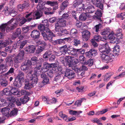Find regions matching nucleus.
<instances>
[{"label":"nucleus","mask_w":125,"mask_h":125,"mask_svg":"<svg viewBox=\"0 0 125 125\" xmlns=\"http://www.w3.org/2000/svg\"><path fill=\"white\" fill-rule=\"evenodd\" d=\"M64 76L69 79L74 78L75 76V74L74 71L70 69H66L65 72Z\"/></svg>","instance_id":"0eeeda50"},{"label":"nucleus","mask_w":125,"mask_h":125,"mask_svg":"<svg viewBox=\"0 0 125 125\" xmlns=\"http://www.w3.org/2000/svg\"><path fill=\"white\" fill-rule=\"evenodd\" d=\"M45 4L51 6L53 7V10H56L58 8V3L57 1H51L50 0L47 1Z\"/></svg>","instance_id":"4468645a"},{"label":"nucleus","mask_w":125,"mask_h":125,"mask_svg":"<svg viewBox=\"0 0 125 125\" xmlns=\"http://www.w3.org/2000/svg\"><path fill=\"white\" fill-rule=\"evenodd\" d=\"M5 51L6 52H9V53H11L12 51V46H9L5 48Z\"/></svg>","instance_id":"69168bd1"},{"label":"nucleus","mask_w":125,"mask_h":125,"mask_svg":"<svg viewBox=\"0 0 125 125\" xmlns=\"http://www.w3.org/2000/svg\"><path fill=\"white\" fill-rule=\"evenodd\" d=\"M26 76L28 81L32 84H36L38 81V79L37 76L32 74L31 72L28 73Z\"/></svg>","instance_id":"423d86ee"},{"label":"nucleus","mask_w":125,"mask_h":125,"mask_svg":"<svg viewBox=\"0 0 125 125\" xmlns=\"http://www.w3.org/2000/svg\"><path fill=\"white\" fill-rule=\"evenodd\" d=\"M82 33L83 40L85 41H88L91 36L90 32L87 30H85L82 31Z\"/></svg>","instance_id":"f8f14e48"},{"label":"nucleus","mask_w":125,"mask_h":125,"mask_svg":"<svg viewBox=\"0 0 125 125\" xmlns=\"http://www.w3.org/2000/svg\"><path fill=\"white\" fill-rule=\"evenodd\" d=\"M69 53L72 55L78 57L80 54L84 53V52L82 49H76L72 46H69Z\"/></svg>","instance_id":"39448f33"},{"label":"nucleus","mask_w":125,"mask_h":125,"mask_svg":"<svg viewBox=\"0 0 125 125\" xmlns=\"http://www.w3.org/2000/svg\"><path fill=\"white\" fill-rule=\"evenodd\" d=\"M18 112L17 109L16 108H14L13 109L10 111L9 116L11 117L16 116L18 113Z\"/></svg>","instance_id":"e433bc0d"},{"label":"nucleus","mask_w":125,"mask_h":125,"mask_svg":"<svg viewBox=\"0 0 125 125\" xmlns=\"http://www.w3.org/2000/svg\"><path fill=\"white\" fill-rule=\"evenodd\" d=\"M22 83L20 79L16 78L13 82V85L18 87H21Z\"/></svg>","instance_id":"4be33fe9"},{"label":"nucleus","mask_w":125,"mask_h":125,"mask_svg":"<svg viewBox=\"0 0 125 125\" xmlns=\"http://www.w3.org/2000/svg\"><path fill=\"white\" fill-rule=\"evenodd\" d=\"M102 27V24L101 23H99L98 24L94 26L95 29V31L98 32L99 31V29H101Z\"/></svg>","instance_id":"bf43d9fd"},{"label":"nucleus","mask_w":125,"mask_h":125,"mask_svg":"<svg viewBox=\"0 0 125 125\" xmlns=\"http://www.w3.org/2000/svg\"><path fill=\"white\" fill-rule=\"evenodd\" d=\"M8 25L7 23L2 24L0 26V31L4 33L6 30V28L7 27Z\"/></svg>","instance_id":"37998d69"},{"label":"nucleus","mask_w":125,"mask_h":125,"mask_svg":"<svg viewBox=\"0 0 125 125\" xmlns=\"http://www.w3.org/2000/svg\"><path fill=\"white\" fill-rule=\"evenodd\" d=\"M59 115L65 121H66V119L67 118L68 116L67 115L63 114L62 112H59Z\"/></svg>","instance_id":"6e6d98bb"},{"label":"nucleus","mask_w":125,"mask_h":125,"mask_svg":"<svg viewBox=\"0 0 125 125\" xmlns=\"http://www.w3.org/2000/svg\"><path fill=\"white\" fill-rule=\"evenodd\" d=\"M62 78H63V76L62 74H61L57 75L55 77L54 79V80L57 82H59L61 81Z\"/></svg>","instance_id":"49530a36"},{"label":"nucleus","mask_w":125,"mask_h":125,"mask_svg":"<svg viewBox=\"0 0 125 125\" xmlns=\"http://www.w3.org/2000/svg\"><path fill=\"white\" fill-rule=\"evenodd\" d=\"M78 31L75 29L73 28L72 29L70 32V35L71 37L75 38L78 34Z\"/></svg>","instance_id":"b1692460"},{"label":"nucleus","mask_w":125,"mask_h":125,"mask_svg":"<svg viewBox=\"0 0 125 125\" xmlns=\"http://www.w3.org/2000/svg\"><path fill=\"white\" fill-rule=\"evenodd\" d=\"M69 46L67 47L66 45H64L60 48L59 53H60V55H61L62 54L64 55L67 52L69 53Z\"/></svg>","instance_id":"f3484780"},{"label":"nucleus","mask_w":125,"mask_h":125,"mask_svg":"<svg viewBox=\"0 0 125 125\" xmlns=\"http://www.w3.org/2000/svg\"><path fill=\"white\" fill-rule=\"evenodd\" d=\"M27 40H25L22 42L18 41V44L19 45V50H21L23 48L25 45L27 43Z\"/></svg>","instance_id":"cd10ccee"},{"label":"nucleus","mask_w":125,"mask_h":125,"mask_svg":"<svg viewBox=\"0 0 125 125\" xmlns=\"http://www.w3.org/2000/svg\"><path fill=\"white\" fill-rule=\"evenodd\" d=\"M22 4L24 6V8L25 9L26 8H27L30 6V2L28 0L25 1Z\"/></svg>","instance_id":"774afa93"},{"label":"nucleus","mask_w":125,"mask_h":125,"mask_svg":"<svg viewBox=\"0 0 125 125\" xmlns=\"http://www.w3.org/2000/svg\"><path fill=\"white\" fill-rule=\"evenodd\" d=\"M38 44L40 45V46H41L42 47H43L45 48V47L47 45V43L43 41H39L37 42Z\"/></svg>","instance_id":"603ef678"},{"label":"nucleus","mask_w":125,"mask_h":125,"mask_svg":"<svg viewBox=\"0 0 125 125\" xmlns=\"http://www.w3.org/2000/svg\"><path fill=\"white\" fill-rule=\"evenodd\" d=\"M73 57L69 56H66L65 58V60L67 62V64L69 67H72V62L73 59Z\"/></svg>","instance_id":"393cba45"},{"label":"nucleus","mask_w":125,"mask_h":125,"mask_svg":"<svg viewBox=\"0 0 125 125\" xmlns=\"http://www.w3.org/2000/svg\"><path fill=\"white\" fill-rule=\"evenodd\" d=\"M29 61H25L23 62L21 64V69L23 71H25L28 70L29 69V65H30L29 63Z\"/></svg>","instance_id":"a211bd4d"},{"label":"nucleus","mask_w":125,"mask_h":125,"mask_svg":"<svg viewBox=\"0 0 125 125\" xmlns=\"http://www.w3.org/2000/svg\"><path fill=\"white\" fill-rule=\"evenodd\" d=\"M9 88V86L7 88L4 89L3 90V94L6 95H11L10 90Z\"/></svg>","instance_id":"de8ad7c7"},{"label":"nucleus","mask_w":125,"mask_h":125,"mask_svg":"<svg viewBox=\"0 0 125 125\" xmlns=\"http://www.w3.org/2000/svg\"><path fill=\"white\" fill-rule=\"evenodd\" d=\"M52 54L51 51L48 50L46 51L43 55V58L46 60L48 59V57L50 56Z\"/></svg>","instance_id":"a878e982"},{"label":"nucleus","mask_w":125,"mask_h":125,"mask_svg":"<svg viewBox=\"0 0 125 125\" xmlns=\"http://www.w3.org/2000/svg\"><path fill=\"white\" fill-rule=\"evenodd\" d=\"M122 30L119 28L116 30L115 32V34L117 37L119 38H122V37L123 36V34L122 33Z\"/></svg>","instance_id":"c85d7f7f"},{"label":"nucleus","mask_w":125,"mask_h":125,"mask_svg":"<svg viewBox=\"0 0 125 125\" xmlns=\"http://www.w3.org/2000/svg\"><path fill=\"white\" fill-rule=\"evenodd\" d=\"M41 34L45 41H49L51 42L52 41L53 37L55 36V34L47 27H46L45 31L42 32Z\"/></svg>","instance_id":"f257e3e1"},{"label":"nucleus","mask_w":125,"mask_h":125,"mask_svg":"<svg viewBox=\"0 0 125 125\" xmlns=\"http://www.w3.org/2000/svg\"><path fill=\"white\" fill-rule=\"evenodd\" d=\"M69 2H68V0H66L64 1L60 5V8L61 11L59 12V15L61 14V13L62 11H63L65 9L67 8L68 6L69 5Z\"/></svg>","instance_id":"2eb2a0df"},{"label":"nucleus","mask_w":125,"mask_h":125,"mask_svg":"<svg viewBox=\"0 0 125 125\" xmlns=\"http://www.w3.org/2000/svg\"><path fill=\"white\" fill-rule=\"evenodd\" d=\"M36 50V46L33 45H29L24 48L25 51L30 53H34Z\"/></svg>","instance_id":"dca6fc26"},{"label":"nucleus","mask_w":125,"mask_h":125,"mask_svg":"<svg viewBox=\"0 0 125 125\" xmlns=\"http://www.w3.org/2000/svg\"><path fill=\"white\" fill-rule=\"evenodd\" d=\"M100 56L103 61L106 63H107L108 61H112L113 56H114L113 54H111L109 56L105 54H100Z\"/></svg>","instance_id":"1a4fd4ad"},{"label":"nucleus","mask_w":125,"mask_h":125,"mask_svg":"<svg viewBox=\"0 0 125 125\" xmlns=\"http://www.w3.org/2000/svg\"><path fill=\"white\" fill-rule=\"evenodd\" d=\"M43 10L40 4H39L37 6V10L33 13L32 19L37 20L40 19L43 15Z\"/></svg>","instance_id":"7ed1b4c3"},{"label":"nucleus","mask_w":125,"mask_h":125,"mask_svg":"<svg viewBox=\"0 0 125 125\" xmlns=\"http://www.w3.org/2000/svg\"><path fill=\"white\" fill-rule=\"evenodd\" d=\"M8 67L6 64H1L0 65V71L1 70L2 73H4L8 70Z\"/></svg>","instance_id":"c9c22d12"},{"label":"nucleus","mask_w":125,"mask_h":125,"mask_svg":"<svg viewBox=\"0 0 125 125\" xmlns=\"http://www.w3.org/2000/svg\"><path fill=\"white\" fill-rule=\"evenodd\" d=\"M8 81L6 78H0V85L2 87H6L8 84Z\"/></svg>","instance_id":"5701e85b"},{"label":"nucleus","mask_w":125,"mask_h":125,"mask_svg":"<svg viewBox=\"0 0 125 125\" xmlns=\"http://www.w3.org/2000/svg\"><path fill=\"white\" fill-rule=\"evenodd\" d=\"M55 30L56 32H61L62 29V27L61 26L60 24L57 23H56L55 25Z\"/></svg>","instance_id":"4c0bfd02"},{"label":"nucleus","mask_w":125,"mask_h":125,"mask_svg":"<svg viewBox=\"0 0 125 125\" xmlns=\"http://www.w3.org/2000/svg\"><path fill=\"white\" fill-rule=\"evenodd\" d=\"M53 43L54 44H63L65 43L64 38L63 39H60L55 40L54 41Z\"/></svg>","instance_id":"c756f323"},{"label":"nucleus","mask_w":125,"mask_h":125,"mask_svg":"<svg viewBox=\"0 0 125 125\" xmlns=\"http://www.w3.org/2000/svg\"><path fill=\"white\" fill-rule=\"evenodd\" d=\"M40 4L43 11H52V9L51 7L47 8V7H45L44 6H43V5L42 4Z\"/></svg>","instance_id":"13d9d810"},{"label":"nucleus","mask_w":125,"mask_h":125,"mask_svg":"<svg viewBox=\"0 0 125 125\" xmlns=\"http://www.w3.org/2000/svg\"><path fill=\"white\" fill-rule=\"evenodd\" d=\"M96 7L99 8L101 10L103 9V5L101 3V2H98L95 5Z\"/></svg>","instance_id":"338daca9"},{"label":"nucleus","mask_w":125,"mask_h":125,"mask_svg":"<svg viewBox=\"0 0 125 125\" xmlns=\"http://www.w3.org/2000/svg\"><path fill=\"white\" fill-rule=\"evenodd\" d=\"M97 54V51L94 49H90L89 51L85 53L86 57L89 58H92L95 56Z\"/></svg>","instance_id":"ddd939ff"},{"label":"nucleus","mask_w":125,"mask_h":125,"mask_svg":"<svg viewBox=\"0 0 125 125\" xmlns=\"http://www.w3.org/2000/svg\"><path fill=\"white\" fill-rule=\"evenodd\" d=\"M119 46L118 45H116L113 51L114 54L116 55H118L119 54Z\"/></svg>","instance_id":"2f4dec72"},{"label":"nucleus","mask_w":125,"mask_h":125,"mask_svg":"<svg viewBox=\"0 0 125 125\" xmlns=\"http://www.w3.org/2000/svg\"><path fill=\"white\" fill-rule=\"evenodd\" d=\"M110 30L109 28H107L104 30L103 31L101 32V34L102 35H109L110 34Z\"/></svg>","instance_id":"c03bdc74"},{"label":"nucleus","mask_w":125,"mask_h":125,"mask_svg":"<svg viewBox=\"0 0 125 125\" xmlns=\"http://www.w3.org/2000/svg\"><path fill=\"white\" fill-rule=\"evenodd\" d=\"M101 39V36L98 35H96L93 36V39H94L97 42H99L100 41Z\"/></svg>","instance_id":"680f3d73"},{"label":"nucleus","mask_w":125,"mask_h":125,"mask_svg":"<svg viewBox=\"0 0 125 125\" xmlns=\"http://www.w3.org/2000/svg\"><path fill=\"white\" fill-rule=\"evenodd\" d=\"M29 99L28 96H24L23 97L21 98L20 99V100L22 103L24 104L28 101Z\"/></svg>","instance_id":"ea45409f"},{"label":"nucleus","mask_w":125,"mask_h":125,"mask_svg":"<svg viewBox=\"0 0 125 125\" xmlns=\"http://www.w3.org/2000/svg\"><path fill=\"white\" fill-rule=\"evenodd\" d=\"M73 41V45L75 46H77L78 45L81 44V42L78 39L74 38Z\"/></svg>","instance_id":"3c124183"},{"label":"nucleus","mask_w":125,"mask_h":125,"mask_svg":"<svg viewBox=\"0 0 125 125\" xmlns=\"http://www.w3.org/2000/svg\"><path fill=\"white\" fill-rule=\"evenodd\" d=\"M10 109L8 107H6L0 109L1 112L5 116L7 117L9 116L10 112Z\"/></svg>","instance_id":"6ab92c4d"},{"label":"nucleus","mask_w":125,"mask_h":125,"mask_svg":"<svg viewBox=\"0 0 125 125\" xmlns=\"http://www.w3.org/2000/svg\"><path fill=\"white\" fill-rule=\"evenodd\" d=\"M8 25L10 24V26L6 28V31L9 32L10 30H12L15 29L18 25V21L15 20L12 18L7 22Z\"/></svg>","instance_id":"20e7f679"},{"label":"nucleus","mask_w":125,"mask_h":125,"mask_svg":"<svg viewBox=\"0 0 125 125\" xmlns=\"http://www.w3.org/2000/svg\"><path fill=\"white\" fill-rule=\"evenodd\" d=\"M9 87L10 88V92L11 95L12 94L15 95L18 94V92L17 88L15 87H11L10 86H9Z\"/></svg>","instance_id":"72a5a7b5"},{"label":"nucleus","mask_w":125,"mask_h":125,"mask_svg":"<svg viewBox=\"0 0 125 125\" xmlns=\"http://www.w3.org/2000/svg\"><path fill=\"white\" fill-rule=\"evenodd\" d=\"M25 83L24 88L25 89L29 90L33 87V84L29 81H27V79L25 80Z\"/></svg>","instance_id":"412c9836"},{"label":"nucleus","mask_w":125,"mask_h":125,"mask_svg":"<svg viewBox=\"0 0 125 125\" xmlns=\"http://www.w3.org/2000/svg\"><path fill=\"white\" fill-rule=\"evenodd\" d=\"M40 69H38L36 67L34 69V71L33 75H35L37 76L40 74V72L39 71Z\"/></svg>","instance_id":"e2e57ef3"},{"label":"nucleus","mask_w":125,"mask_h":125,"mask_svg":"<svg viewBox=\"0 0 125 125\" xmlns=\"http://www.w3.org/2000/svg\"><path fill=\"white\" fill-rule=\"evenodd\" d=\"M31 36L34 40H37L40 37V32L37 30H34L31 32Z\"/></svg>","instance_id":"9b49d317"},{"label":"nucleus","mask_w":125,"mask_h":125,"mask_svg":"<svg viewBox=\"0 0 125 125\" xmlns=\"http://www.w3.org/2000/svg\"><path fill=\"white\" fill-rule=\"evenodd\" d=\"M25 74L24 73L21 71H20L18 74V78L20 79L21 80H23L25 79Z\"/></svg>","instance_id":"58836bf2"},{"label":"nucleus","mask_w":125,"mask_h":125,"mask_svg":"<svg viewBox=\"0 0 125 125\" xmlns=\"http://www.w3.org/2000/svg\"><path fill=\"white\" fill-rule=\"evenodd\" d=\"M43 47H42L41 46H39L36 51V53L37 54L40 53L44 49Z\"/></svg>","instance_id":"5fc2aeb1"},{"label":"nucleus","mask_w":125,"mask_h":125,"mask_svg":"<svg viewBox=\"0 0 125 125\" xmlns=\"http://www.w3.org/2000/svg\"><path fill=\"white\" fill-rule=\"evenodd\" d=\"M46 28V27H45V26L41 24H40L39 25V24L38 26V29L40 31L42 32L45 31Z\"/></svg>","instance_id":"8fccbe9b"},{"label":"nucleus","mask_w":125,"mask_h":125,"mask_svg":"<svg viewBox=\"0 0 125 125\" xmlns=\"http://www.w3.org/2000/svg\"><path fill=\"white\" fill-rule=\"evenodd\" d=\"M32 19V18H29L26 19L25 18L24 19L20 22V26L24 24L26 22H29Z\"/></svg>","instance_id":"09e8293b"},{"label":"nucleus","mask_w":125,"mask_h":125,"mask_svg":"<svg viewBox=\"0 0 125 125\" xmlns=\"http://www.w3.org/2000/svg\"><path fill=\"white\" fill-rule=\"evenodd\" d=\"M21 33V29L20 28H17L15 32L12 33L11 38L12 39L14 40L19 37Z\"/></svg>","instance_id":"aec40b11"},{"label":"nucleus","mask_w":125,"mask_h":125,"mask_svg":"<svg viewBox=\"0 0 125 125\" xmlns=\"http://www.w3.org/2000/svg\"><path fill=\"white\" fill-rule=\"evenodd\" d=\"M87 16L86 13H83L81 14L79 17V19L80 20L85 21L86 19Z\"/></svg>","instance_id":"a19ab883"},{"label":"nucleus","mask_w":125,"mask_h":125,"mask_svg":"<svg viewBox=\"0 0 125 125\" xmlns=\"http://www.w3.org/2000/svg\"><path fill=\"white\" fill-rule=\"evenodd\" d=\"M12 42V41L10 40H5L3 43L1 42L2 47H6L8 45L10 44V42L11 44Z\"/></svg>","instance_id":"a18cd8bd"},{"label":"nucleus","mask_w":125,"mask_h":125,"mask_svg":"<svg viewBox=\"0 0 125 125\" xmlns=\"http://www.w3.org/2000/svg\"><path fill=\"white\" fill-rule=\"evenodd\" d=\"M54 70L53 69L49 70L47 72V74L48 75L51 77H52L54 75Z\"/></svg>","instance_id":"4d7b16f0"},{"label":"nucleus","mask_w":125,"mask_h":125,"mask_svg":"<svg viewBox=\"0 0 125 125\" xmlns=\"http://www.w3.org/2000/svg\"><path fill=\"white\" fill-rule=\"evenodd\" d=\"M3 11H4L5 14L6 15H8L9 14H11L12 13H16V11H14L13 10H12L11 12V13L9 11V9L8 7H7L6 9H5Z\"/></svg>","instance_id":"864d4df0"},{"label":"nucleus","mask_w":125,"mask_h":125,"mask_svg":"<svg viewBox=\"0 0 125 125\" xmlns=\"http://www.w3.org/2000/svg\"><path fill=\"white\" fill-rule=\"evenodd\" d=\"M24 55V51L23 50H22L19 52L16 57L19 60H20L21 61L23 58Z\"/></svg>","instance_id":"473e14b6"},{"label":"nucleus","mask_w":125,"mask_h":125,"mask_svg":"<svg viewBox=\"0 0 125 125\" xmlns=\"http://www.w3.org/2000/svg\"><path fill=\"white\" fill-rule=\"evenodd\" d=\"M57 23H58L62 27L65 26L66 25V21L63 19L61 18L59 19V20Z\"/></svg>","instance_id":"f704fd0d"},{"label":"nucleus","mask_w":125,"mask_h":125,"mask_svg":"<svg viewBox=\"0 0 125 125\" xmlns=\"http://www.w3.org/2000/svg\"><path fill=\"white\" fill-rule=\"evenodd\" d=\"M83 99L86 100V99L85 98H81V100H77L75 102L74 105H77V106H78L79 105H81L82 102L83 101Z\"/></svg>","instance_id":"052dcab7"},{"label":"nucleus","mask_w":125,"mask_h":125,"mask_svg":"<svg viewBox=\"0 0 125 125\" xmlns=\"http://www.w3.org/2000/svg\"><path fill=\"white\" fill-rule=\"evenodd\" d=\"M99 51L101 52V54H108L110 52V49L108 44L107 43H105L104 46L101 47L99 49Z\"/></svg>","instance_id":"6e6552de"},{"label":"nucleus","mask_w":125,"mask_h":125,"mask_svg":"<svg viewBox=\"0 0 125 125\" xmlns=\"http://www.w3.org/2000/svg\"><path fill=\"white\" fill-rule=\"evenodd\" d=\"M54 64H49L48 63L45 62L43 64V68H46L48 70L49 69L53 68L54 67Z\"/></svg>","instance_id":"bb28decb"},{"label":"nucleus","mask_w":125,"mask_h":125,"mask_svg":"<svg viewBox=\"0 0 125 125\" xmlns=\"http://www.w3.org/2000/svg\"><path fill=\"white\" fill-rule=\"evenodd\" d=\"M95 14L96 15L95 16L96 18L100 21H102V20L101 18V17L102 16V13H101V11L97 10L95 13Z\"/></svg>","instance_id":"7c9ffc66"},{"label":"nucleus","mask_w":125,"mask_h":125,"mask_svg":"<svg viewBox=\"0 0 125 125\" xmlns=\"http://www.w3.org/2000/svg\"><path fill=\"white\" fill-rule=\"evenodd\" d=\"M94 62L93 59H90L84 62L85 64L91 66L93 65Z\"/></svg>","instance_id":"79ce46f5"},{"label":"nucleus","mask_w":125,"mask_h":125,"mask_svg":"<svg viewBox=\"0 0 125 125\" xmlns=\"http://www.w3.org/2000/svg\"><path fill=\"white\" fill-rule=\"evenodd\" d=\"M7 100L9 102L14 103L15 101V99L14 97L11 96L8 97Z\"/></svg>","instance_id":"0e129e2a"},{"label":"nucleus","mask_w":125,"mask_h":125,"mask_svg":"<svg viewBox=\"0 0 125 125\" xmlns=\"http://www.w3.org/2000/svg\"><path fill=\"white\" fill-rule=\"evenodd\" d=\"M29 61V64L30 65H36V68L38 69H41L42 66V64L43 61V59L42 58H40L38 60V58L36 56H33L32 57L31 61L30 60H27Z\"/></svg>","instance_id":"f03ea898"},{"label":"nucleus","mask_w":125,"mask_h":125,"mask_svg":"<svg viewBox=\"0 0 125 125\" xmlns=\"http://www.w3.org/2000/svg\"><path fill=\"white\" fill-rule=\"evenodd\" d=\"M114 35V34L111 33L108 35V37L110 40V42L113 44L119 43L120 42L119 38L118 37H115Z\"/></svg>","instance_id":"9d476101"}]
</instances>
